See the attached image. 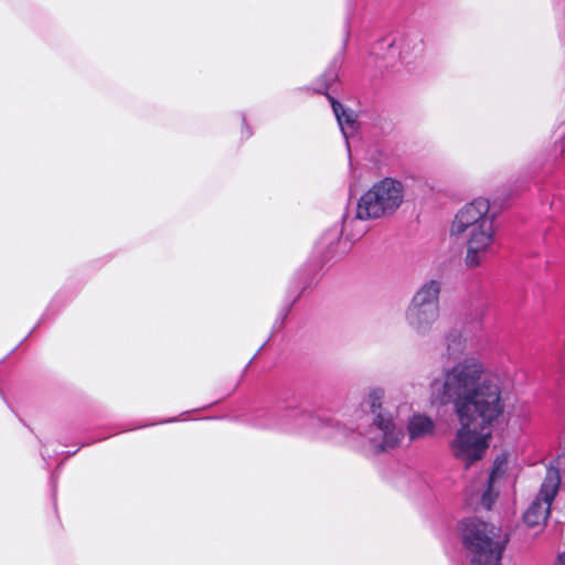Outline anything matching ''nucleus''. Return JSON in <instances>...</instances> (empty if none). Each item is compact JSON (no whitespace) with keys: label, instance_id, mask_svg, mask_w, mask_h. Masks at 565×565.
<instances>
[{"label":"nucleus","instance_id":"1","mask_svg":"<svg viewBox=\"0 0 565 565\" xmlns=\"http://www.w3.org/2000/svg\"><path fill=\"white\" fill-rule=\"evenodd\" d=\"M430 395L440 405H451L457 416L459 428L450 443L452 455L467 466L480 460L509 399L501 380L487 373L480 358L466 356L443 369L430 383Z\"/></svg>","mask_w":565,"mask_h":565},{"label":"nucleus","instance_id":"2","mask_svg":"<svg viewBox=\"0 0 565 565\" xmlns=\"http://www.w3.org/2000/svg\"><path fill=\"white\" fill-rule=\"evenodd\" d=\"M495 213L487 199L478 198L465 204L455 215L450 235L466 246L465 265L476 268L483 264L493 250L497 236Z\"/></svg>","mask_w":565,"mask_h":565},{"label":"nucleus","instance_id":"3","mask_svg":"<svg viewBox=\"0 0 565 565\" xmlns=\"http://www.w3.org/2000/svg\"><path fill=\"white\" fill-rule=\"evenodd\" d=\"M364 404L371 415V423L359 436L365 446L375 455L397 448L404 438V430L386 406L385 391L381 387L370 390Z\"/></svg>","mask_w":565,"mask_h":565},{"label":"nucleus","instance_id":"4","mask_svg":"<svg viewBox=\"0 0 565 565\" xmlns=\"http://www.w3.org/2000/svg\"><path fill=\"white\" fill-rule=\"evenodd\" d=\"M459 531L470 565H500L509 540L500 527L470 518L460 522Z\"/></svg>","mask_w":565,"mask_h":565},{"label":"nucleus","instance_id":"5","mask_svg":"<svg viewBox=\"0 0 565 565\" xmlns=\"http://www.w3.org/2000/svg\"><path fill=\"white\" fill-rule=\"evenodd\" d=\"M405 185L394 178L375 182L358 201L355 217L360 221L379 220L394 214L403 204Z\"/></svg>","mask_w":565,"mask_h":565},{"label":"nucleus","instance_id":"6","mask_svg":"<svg viewBox=\"0 0 565 565\" xmlns=\"http://www.w3.org/2000/svg\"><path fill=\"white\" fill-rule=\"evenodd\" d=\"M559 484L561 476L558 469L552 466L548 467L537 497L524 512L523 519L529 526H537L545 523Z\"/></svg>","mask_w":565,"mask_h":565},{"label":"nucleus","instance_id":"7","mask_svg":"<svg viewBox=\"0 0 565 565\" xmlns=\"http://www.w3.org/2000/svg\"><path fill=\"white\" fill-rule=\"evenodd\" d=\"M329 424V419H323L311 412L300 411L297 408H284L270 413L268 423L263 426L291 431L316 430L321 426Z\"/></svg>","mask_w":565,"mask_h":565},{"label":"nucleus","instance_id":"8","mask_svg":"<svg viewBox=\"0 0 565 565\" xmlns=\"http://www.w3.org/2000/svg\"><path fill=\"white\" fill-rule=\"evenodd\" d=\"M486 341L482 323L466 326L459 332L451 330L444 338V347L448 358L479 352Z\"/></svg>","mask_w":565,"mask_h":565},{"label":"nucleus","instance_id":"9","mask_svg":"<svg viewBox=\"0 0 565 565\" xmlns=\"http://www.w3.org/2000/svg\"><path fill=\"white\" fill-rule=\"evenodd\" d=\"M507 469L508 455L502 452L495 457L492 470L487 481L483 483L482 489L476 494H471L470 504H473L476 501L477 504L481 505L486 510H490L498 497V492L494 491L493 487L495 482L504 476Z\"/></svg>","mask_w":565,"mask_h":565},{"label":"nucleus","instance_id":"10","mask_svg":"<svg viewBox=\"0 0 565 565\" xmlns=\"http://www.w3.org/2000/svg\"><path fill=\"white\" fill-rule=\"evenodd\" d=\"M440 318L439 311L408 306L404 312L405 323L417 337H428Z\"/></svg>","mask_w":565,"mask_h":565},{"label":"nucleus","instance_id":"11","mask_svg":"<svg viewBox=\"0 0 565 565\" xmlns=\"http://www.w3.org/2000/svg\"><path fill=\"white\" fill-rule=\"evenodd\" d=\"M417 36L411 34H401L393 39L382 40L375 50L387 49V54L383 56L388 62L394 60H405L419 47Z\"/></svg>","mask_w":565,"mask_h":565},{"label":"nucleus","instance_id":"12","mask_svg":"<svg viewBox=\"0 0 565 565\" xmlns=\"http://www.w3.org/2000/svg\"><path fill=\"white\" fill-rule=\"evenodd\" d=\"M440 292L441 282L437 279H429L414 292L408 306L440 312Z\"/></svg>","mask_w":565,"mask_h":565},{"label":"nucleus","instance_id":"13","mask_svg":"<svg viewBox=\"0 0 565 565\" xmlns=\"http://www.w3.org/2000/svg\"><path fill=\"white\" fill-rule=\"evenodd\" d=\"M406 433L411 441H417L433 436L435 422L427 415L414 413L406 423Z\"/></svg>","mask_w":565,"mask_h":565},{"label":"nucleus","instance_id":"14","mask_svg":"<svg viewBox=\"0 0 565 565\" xmlns=\"http://www.w3.org/2000/svg\"><path fill=\"white\" fill-rule=\"evenodd\" d=\"M344 139L348 141L358 130V116L354 110L345 108L341 103L328 95Z\"/></svg>","mask_w":565,"mask_h":565},{"label":"nucleus","instance_id":"15","mask_svg":"<svg viewBox=\"0 0 565 565\" xmlns=\"http://www.w3.org/2000/svg\"><path fill=\"white\" fill-rule=\"evenodd\" d=\"M340 236H341V231L339 228L335 227V228L329 230L320 239L319 248L327 247L328 250H326V253L330 254L332 245L339 242Z\"/></svg>","mask_w":565,"mask_h":565},{"label":"nucleus","instance_id":"16","mask_svg":"<svg viewBox=\"0 0 565 565\" xmlns=\"http://www.w3.org/2000/svg\"><path fill=\"white\" fill-rule=\"evenodd\" d=\"M324 82V87L328 88L333 82L338 79V66L335 64L331 65L322 76Z\"/></svg>","mask_w":565,"mask_h":565},{"label":"nucleus","instance_id":"17","mask_svg":"<svg viewBox=\"0 0 565 565\" xmlns=\"http://www.w3.org/2000/svg\"><path fill=\"white\" fill-rule=\"evenodd\" d=\"M557 565H565V553L558 555Z\"/></svg>","mask_w":565,"mask_h":565}]
</instances>
